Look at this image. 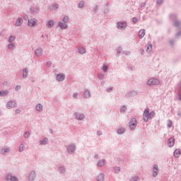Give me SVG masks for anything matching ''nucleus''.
I'll return each instance as SVG.
<instances>
[{
    "label": "nucleus",
    "instance_id": "obj_1",
    "mask_svg": "<svg viewBox=\"0 0 181 181\" xmlns=\"http://www.w3.org/2000/svg\"><path fill=\"white\" fill-rule=\"evenodd\" d=\"M154 116L155 112H149V108H146L143 115L144 121H145V122H148V120L153 118Z\"/></svg>",
    "mask_w": 181,
    "mask_h": 181
},
{
    "label": "nucleus",
    "instance_id": "obj_2",
    "mask_svg": "<svg viewBox=\"0 0 181 181\" xmlns=\"http://www.w3.org/2000/svg\"><path fill=\"white\" fill-rule=\"evenodd\" d=\"M117 29H119L120 30H124V29L127 28V23L126 22H118L117 23Z\"/></svg>",
    "mask_w": 181,
    "mask_h": 181
},
{
    "label": "nucleus",
    "instance_id": "obj_3",
    "mask_svg": "<svg viewBox=\"0 0 181 181\" xmlns=\"http://www.w3.org/2000/svg\"><path fill=\"white\" fill-rule=\"evenodd\" d=\"M147 84H148V86H158V84H159V80L151 78L148 81Z\"/></svg>",
    "mask_w": 181,
    "mask_h": 181
},
{
    "label": "nucleus",
    "instance_id": "obj_4",
    "mask_svg": "<svg viewBox=\"0 0 181 181\" xmlns=\"http://www.w3.org/2000/svg\"><path fill=\"white\" fill-rule=\"evenodd\" d=\"M129 127L130 129H135V128L136 127V119H132L129 123Z\"/></svg>",
    "mask_w": 181,
    "mask_h": 181
},
{
    "label": "nucleus",
    "instance_id": "obj_5",
    "mask_svg": "<svg viewBox=\"0 0 181 181\" xmlns=\"http://www.w3.org/2000/svg\"><path fill=\"white\" fill-rule=\"evenodd\" d=\"M153 176L156 177L158 176V165H154L153 168Z\"/></svg>",
    "mask_w": 181,
    "mask_h": 181
},
{
    "label": "nucleus",
    "instance_id": "obj_6",
    "mask_svg": "<svg viewBox=\"0 0 181 181\" xmlns=\"http://www.w3.org/2000/svg\"><path fill=\"white\" fill-rule=\"evenodd\" d=\"M64 78H65V76H64V74H60L57 76V80L58 81H63V80H64Z\"/></svg>",
    "mask_w": 181,
    "mask_h": 181
},
{
    "label": "nucleus",
    "instance_id": "obj_7",
    "mask_svg": "<svg viewBox=\"0 0 181 181\" xmlns=\"http://www.w3.org/2000/svg\"><path fill=\"white\" fill-rule=\"evenodd\" d=\"M7 180H11V181H18V177L15 176H12V175L9 174L7 176Z\"/></svg>",
    "mask_w": 181,
    "mask_h": 181
},
{
    "label": "nucleus",
    "instance_id": "obj_8",
    "mask_svg": "<svg viewBox=\"0 0 181 181\" xmlns=\"http://www.w3.org/2000/svg\"><path fill=\"white\" fill-rule=\"evenodd\" d=\"M36 20L30 19L28 21V26H36Z\"/></svg>",
    "mask_w": 181,
    "mask_h": 181
},
{
    "label": "nucleus",
    "instance_id": "obj_9",
    "mask_svg": "<svg viewBox=\"0 0 181 181\" xmlns=\"http://www.w3.org/2000/svg\"><path fill=\"white\" fill-rule=\"evenodd\" d=\"M145 30L144 29H142V30H140L139 32V37L140 39H142V37H144V36H145Z\"/></svg>",
    "mask_w": 181,
    "mask_h": 181
},
{
    "label": "nucleus",
    "instance_id": "obj_10",
    "mask_svg": "<svg viewBox=\"0 0 181 181\" xmlns=\"http://www.w3.org/2000/svg\"><path fill=\"white\" fill-rule=\"evenodd\" d=\"M15 105H16V103H15V102H8L7 104V108H13Z\"/></svg>",
    "mask_w": 181,
    "mask_h": 181
},
{
    "label": "nucleus",
    "instance_id": "obj_11",
    "mask_svg": "<svg viewBox=\"0 0 181 181\" xmlns=\"http://www.w3.org/2000/svg\"><path fill=\"white\" fill-rule=\"evenodd\" d=\"M146 52H147V53H151V52H152V45H146Z\"/></svg>",
    "mask_w": 181,
    "mask_h": 181
},
{
    "label": "nucleus",
    "instance_id": "obj_12",
    "mask_svg": "<svg viewBox=\"0 0 181 181\" xmlns=\"http://www.w3.org/2000/svg\"><path fill=\"white\" fill-rule=\"evenodd\" d=\"M168 145L170 147L173 146L175 145V139L173 138L169 139Z\"/></svg>",
    "mask_w": 181,
    "mask_h": 181
},
{
    "label": "nucleus",
    "instance_id": "obj_13",
    "mask_svg": "<svg viewBox=\"0 0 181 181\" xmlns=\"http://www.w3.org/2000/svg\"><path fill=\"white\" fill-rule=\"evenodd\" d=\"M59 26L61 29H67L68 26L66 25V23H63L62 22H59Z\"/></svg>",
    "mask_w": 181,
    "mask_h": 181
},
{
    "label": "nucleus",
    "instance_id": "obj_14",
    "mask_svg": "<svg viewBox=\"0 0 181 181\" xmlns=\"http://www.w3.org/2000/svg\"><path fill=\"white\" fill-rule=\"evenodd\" d=\"M67 151L69 153H71V152H74V146L73 145L69 146Z\"/></svg>",
    "mask_w": 181,
    "mask_h": 181
},
{
    "label": "nucleus",
    "instance_id": "obj_15",
    "mask_svg": "<svg viewBox=\"0 0 181 181\" xmlns=\"http://www.w3.org/2000/svg\"><path fill=\"white\" fill-rule=\"evenodd\" d=\"M23 23V20L22 18H18L16 23V26H21L22 23Z\"/></svg>",
    "mask_w": 181,
    "mask_h": 181
},
{
    "label": "nucleus",
    "instance_id": "obj_16",
    "mask_svg": "<svg viewBox=\"0 0 181 181\" xmlns=\"http://www.w3.org/2000/svg\"><path fill=\"white\" fill-rule=\"evenodd\" d=\"M174 156H175V158H179V156H180V149H177L175 151Z\"/></svg>",
    "mask_w": 181,
    "mask_h": 181
},
{
    "label": "nucleus",
    "instance_id": "obj_17",
    "mask_svg": "<svg viewBox=\"0 0 181 181\" xmlns=\"http://www.w3.org/2000/svg\"><path fill=\"white\" fill-rule=\"evenodd\" d=\"M125 132V129L120 127L117 130V134H119V135L124 134Z\"/></svg>",
    "mask_w": 181,
    "mask_h": 181
},
{
    "label": "nucleus",
    "instance_id": "obj_18",
    "mask_svg": "<svg viewBox=\"0 0 181 181\" xmlns=\"http://www.w3.org/2000/svg\"><path fill=\"white\" fill-rule=\"evenodd\" d=\"M50 9H52V10L59 9V4H53L52 6H51Z\"/></svg>",
    "mask_w": 181,
    "mask_h": 181
},
{
    "label": "nucleus",
    "instance_id": "obj_19",
    "mask_svg": "<svg viewBox=\"0 0 181 181\" xmlns=\"http://www.w3.org/2000/svg\"><path fill=\"white\" fill-rule=\"evenodd\" d=\"M23 76L24 77V78H26V77H28V69H23Z\"/></svg>",
    "mask_w": 181,
    "mask_h": 181
},
{
    "label": "nucleus",
    "instance_id": "obj_20",
    "mask_svg": "<svg viewBox=\"0 0 181 181\" xmlns=\"http://www.w3.org/2000/svg\"><path fill=\"white\" fill-rule=\"evenodd\" d=\"M98 181H104V175L100 174L98 176Z\"/></svg>",
    "mask_w": 181,
    "mask_h": 181
},
{
    "label": "nucleus",
    "instance_id": "obj_21",
    "mask_svg": "<svg viewBox=\"0 0 181 181\" xmlns=\"http://www.w3.org/2000/svg\"><path fill=\"white\" fill-rule=\"evenodd\" d=\"M84 97H85V98H89V97H90V94L88 90L85 91Z\"/></svg>",
    "mask_w": 181,
    "mask_h": 181
},
{
    "label": "nucleus",
    "instance_id": "obj_22",
    "mask_svg": "<svg viewBox=\"0 0 181 181\" xmlns=\"http://www.w3.org/2000/svg\"><path fill=\"white\" fill-rule=\"evenodd\" d=\"M76 119H84V115H76Z\"/></svg>",
    "mask_w": 181,
    "mask_h": 181
},
{
    "label": "nucleus",
    "instance_id": "obj_23",
    "mask_svg": "<svg viewBox=\"0 0 181 181\" xmlns=\"http://www.w3.org/2000/svg\"><path fill=\"white\" fill-rule=\"evenodd\" d=\"M104 165H105V160H100L98 163V166H104Z\"/></svg>",
    "mask_w": 181,
    "mask_h": 181
},
{
    "label": "nucleus",
    "instance_id": "obj_24",
    "mask_svg": "<svg viewBox=\"0 0 181 181\" xmlns=\"http://www.w3.org/2000/svg\"><path fill=\"white\" fill-rule=\"evenodd\" d=\"M36 110L37 111H42V110H43V106H42L40 104H38L36 107Z\"/></svg>",
    "mask_w": 181,
    "mask_h": 181
},
{
    "label": "nucleus",
    "instance_id": "obj_25",
    "mask_svg": "<svg viewBox=\"0 0 181 181\" xmlns=\"http://www.w3.org/2000/svg\"><path fill=\"white\" fill-rule=\"evenodd\" d=\"M53 25H54V22L53 21H48V23H47L48 28H52V26H53Z\"/></svg>",
    "mask_w": 181,
    "mask_h": 181
},
{
    "label": "nucleus",
    "instance_id": "obj_26",
    "mask_svg": "<svg viewBox=\"0 0 181 181\" xmlns=\"http://www.w3.org/2000/svg\"><path fill=\"white\" fill-rule=\"evenodd\" d=\"M78 52H79L81 54H84V53H86V49H84V48H80Z\"/></svg>",
    "mask_w": 181,
    "mask_h": 181
},
{
    "label": "nucleus",
    "instance_id": "obj_27",
    "mask_svg": "<svg viewBox=\"0 0 181 181\" xmlns=\"http://www.w3.org/2000/svg\"><path fill=\"white\" fill-rule=\"evenodd\" d=\"M35 54L37 56H40V54H42V49H37V50H35Z\"/></svg>",
    "mask_w": 181,
    "mask_h": 181
},
{
    "label": "nucleus",
    "instance_id": "obj_28",
    "mask_svg": "<svg viewBox=\"0 0 181 181\" xmlns=\"http://www.w3.org/2000/svg\"><path fill=\"white\" fill-rule=\"evenodd\" d=\"M40 145H46L47 144V139H45L43 141H40Z\"/></svg>",
    "mask_w": 181,
    "mask_h": 181
},
{
    "label": "nucleus",
    "instance_id": "obj_29",
    "mask_svg": "<svg viewBox=\"0 0 181 181\" xmlns=\"http://www.w3.org/2000/svg\"><path fill=\"white\" fill-rule=\"evenodd\" d=\"M8 91L4 90V91H0V95H7Z\"/></svg>",
    "mask_w": 181,
    "mask_h": 181
},
{
    "label": "nucleus",
    "instance_id": "obj_30",
    "mask_svg": "<svg viewBox=\"0 0 181 181\" xmlns=\"http://www.w3.org/2000/svg\"><path fill=\"white\" fill-rule=\"evenodd\" d=\"M103 71H107V70H108V66L106 64H104L103 66Z\"/></svg>",
    "mask_w": 181,
    "mask_h": 181
},
{
    "label": "nucleus",
    "instance_id": "obj_31",
    "mask_svg": "<svg viewBox=\"0 0 181 181\" xmlns=\"http://www.w3.org/2000/svg\"><path fill=\"white\" fill-rule=\"evenodd\" d=\"M63 22H64L65 23H67V22H69V17L65 16L63 19Z\"/></svg>",
    "mask_w": 181,
    "mask_h": 181
},
{
    "label": "nucleus",
    "instance_id": "obj_32",
    "mask_svg": "<svg viewBox=\"0 0 181 181\" xmlns=\"http://www.w3.org/2000/svg\"><path fill=\"white\" fill-rule=\"evenodd\" d=\"M8 151H9V149L8 148H2L1 151L2 153H5L6 152H8Z\"/></svg>",
    "mask_w": 181,
    "mask_h": 181
},
{
    "label": "nucleus",
    "instance_id": "obj_33",
    "mask_svg": "<svg viewBox=\"0 0 181 181\" xmlns=\"http://www.w3.org/2000/svg\"><path fill=\"white\" fill-rule=\"evenodd\" d=\"M13 40H15V37L13 36L10 37L8 39V42H13Z\"/></svg>",
    "mask_w": 181,
    "mask_h": 181
},
{
    "label": "nucleus",
    "instance_id": "obj_34",
    "mask_svg": "<svg viewBox=\"0 0 181 181\" xmlns=\"http://www.w3.org/2000/svg\"><path fill=\"white\" fill-rule=\"evenodd\" d=\"M79 8H83V6H84V2L81 1L78 4Z\"/></svg>",
    "mask_w": 181,
    "mask_h": 181
},
{
    "label": "nucleus",
    "instance_id": "obj_35",
    "mask_svg": "<svg viewBox=\"0 0 181 181\" xmlns=\"http://www.w3.org/2000/svg\"><path fill=\"white\" fill-rule=\"evenodd\" d=\"M172 124H173L172 121L169 120L168 122V128H170V127H172Z\"/></svg>",
    "mask_w": 181,
    "mask_h": 181
},
{
    "label": "nucleus",
    "instance_id": "obj_36",
    "mask_svg": "<svg viewBox=\"0 0 181 181\" xmlns=\"http://www.w3.org/2000/svg\"><path fill=\"white\" fill-rule=\"evenodd\" d=\"M8 47V49H13L14 45H13V44H9Z\"/></svg>",
    "mask_w": 181,
    "mask_h": 181
},
{
    "label": "nucleus",
    "instance_id": "obj_37",
    "mask_svg": "<svg viewBox=\"0 0 181 181\" xmlns=\"http://www.w3.org/2000/svg\"><path fill=\"white\" fill-rule=\"evenodd\" d=\"M23 151V145H21L20 147H19V151L20 152H22Z\"/></svg>",
    "mask_w": 181,
    "mask_h": 181
},
{
    "label": "nucleus",
    "instance_id": "obj_38",
    "mask_svg": "<svg viewBox=\"0 0 181 181\" xmlns=\"http://www.w3.org/2000/svg\"><path fill=\"white\" fill-rule=\"evenodd\" d=\"M137 180H138V177H134L131 180V181H137Z\"/></svg>",
    "mask_w": 181,
    "mask_h": 181
},
{
    "label": "nucleus",
    "instance_id": "obj_39",
    "mask_svg": "<svg viewBox=\"0 0 181 181\" xmlns=\"http://www.w3.org/2000/svg\"><path fill=\"white\" fill-rule=\"evenodd\" d=\"M136 22H138V18H133V23H136Z\"/></svg>",
    "mask_w": 181,
    "mask_h": 181
},
{
    "label": "nucleus",
    "instance_id": "obj_40",
    "mask_svg": "<svg viewBox=\"0 0 181 181\" xmlns=\"http://www.w3.org/2000/svg\"><path fill=\"white\" fill-rule=\"evenodd\" d=\"M29 135H30V134L29 132L25 133V138H28V136H29Z\"/></svg>",
    "mask_w": 181,
    "mask_h": 181
},
{
    "label": "nucleus",
    "instance_id": "obj_41",
    "mask_svg": "<svg viewBox=\"0 0 181 181\" xmlns=\"http://www.w3.org/2000/svg\"><path fill=\"white\" fill-rule=\"evenodd\" d=\"M118 172H119V168H117L115 170V173H118Z\"/></svg>",
    "mask_w": 181,
    "mask_h": 181
},
{
    "label": "nucleus",
    "instance_id": "obj_42",
    "mask_svg": "<svg viewBox=\"0 0 181 181\" xmlns=\"http://www.w3.org/2000/svg\"><path fill=\"white\" fill-rule=\"evenodd\" d=\"M78 97V93L74 94V98H77Z\"/></svg>",
    "mask_w": 181,
    "mask_h": 181
},
{
    "label": "nucleus",
    "instance_id": "obj_43",
    "mask_svg": "<svg viewBox=\"0 0 181 181\" xmlns=\"http://www.w3.org/2000/svg\"><path fill=\"white\" fill-rule=\"evenodd\" d=\"M16 91H18V90H21V86H17L16 87Z\"/></svg>",
    "mask_w": 181,
    "mask_h": 181
},
{
    "label": "nucleus",
    "instance_id": "obj_44",
    "mask_svg": "<svg viewBox=\"0 0 181 181\" xmlns=\"http://www.w3.org/2000/svg\"><path fill=\"white\" fill-rule=\"evenodd\" d=\"M178 25H179V22L176 21V22L175 23V26H178Z\"/></svg>",
    "mask_w": 181,
    "mask_h": 181
},
{
    "label": "nucleus",
    "instance_id": "obj_45",
    "mask_svg": "<svg viewBox=\"0 0 181 181\" xmlns=\"http://www.w3.org/2000/svg\"><path fill=\"white\" fill-rule=\"evenodd\" d=\"M157 3L158 4H161L162 3V0H157Z\"/></svg>",
    "mask_w": 181,
    "mask_h": 181
},
{
    "label": "nucleus",
    "instance_id": "obj_46",
    "mask_svg": "<svg viewBox=\"0 0 181 181\" xmlns=\"http://www.w3.org/2000/svg\"><path fill=\"white\" fill-rule=\"evenodd\" d=\"M124 110H125V107H123L120 110L121 112H122V111L124 112Z\"/></svg>",
    "mask_w": 181,
    "mask_h": 181
},
{
    "label": "nucleus",
    "instance_id": "obj_47",
    "mask_svg": "<svg viewBox=\"0 0 181 181\" xmlns=\"http://www.w3.org/2000/svg\"><path fill=\"white\" fill-rule=\"evenodd\" d=\"M180 100H181V98L180 97Z\"/></svg>",
    "mask_w": 181,
    "mask_h": 181
}]
</instances>
